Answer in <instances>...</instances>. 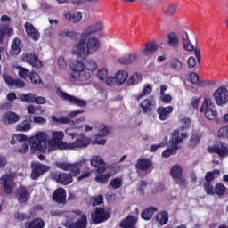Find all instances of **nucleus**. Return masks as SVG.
Returning a JSON list of instances; mask_svg holds the SVG:
<instances>
[{
  "mask_svg": "<svg viewBox=\"0 0 228 228\" xmlns=\"http://www.w3.org/2000/svg\"><path fill=\"white\" fill-rule=\"evenodd\" d=\"M30 151L32 152H54L58 151L60 142L49 139L46 132H37L34 136L29 139Z\"/></svg>",
  "mask_w": 228,
  "mask_h": 228,
  "instance_id": "nucleus-1",
  "label": "nucleus"
},
{
  "mask_svg": "<svg viewBox=\"0 0 228 228\" xmlns=\"http://www.w3.org/2000/svg\"><path fill=\"white\" fill-rule=\"evenodd\" d=\"M104 24L102 21H96L88 25L81 33H86L85 38L86 48L87 49V54H94L97 53L101 47V41L94 34L103 31Z\"/></svg>",
  "mask_w": 228,
  "mask_h": 228,
  "instance_id": "nucleus-2",
  "label": "nucleus"
},
{
  "mask_svg": "<svg viewBox=\"0 0 228 228\" xmlns=\"http://www.w3.org/2000/svg\"><path fill=\"white\" fill-rule=\"evenodd\" d=\"M69 68L72 71L69 74V81L70 83H76L77 81H88L92 77V73L85 70V64L79 61H69Z\"/></svg>",
  "mask_w": 228,
  "mask_h": 228,
  "instance_id": "nucleus-3",
  "label": "nucleus"
},
{
  "mask_svg": "<svg viewBox=\"0 0 228 228\" xmlns=\"http://www.w3.org/2000/svg\"><path fill=\"white\" fill-rule=\"evenodd\" d=\"M86 159L82 158L77 162L69 164V171L71 178L77 177V175H79L77 181H83V179H88V177L92 176L94 171H92L88 166H86Z\"/></svg>",
  "mask_w": 228,
  "mask_h": 228,
  "instance_id": "nucleus-4",
  "label": "nucleus"
},
{
  "mask_svg": "<svg viewBox=\"0 0 228 228\" xmlns=\"http://www.w3.org/2000/svg\"><path fill=\"white\" fill-rule=\"evenodd\" d=\"M188 136L186 132L179 133V130H175L171 134V140L169 141L168 148L162 152V158H170L177 154V151L181 149L179 143Z\"/></svg>",
  "mask_w": 228,
  "mask_h": 228,
  "instance_id": "nucleus-5",
  "label": "nucleus"
},
{
  "mask_svg": "<svg viewBox=\"0 0 228 228\" xmlns=\"http://www.w3.org/2000/svg\"><path fill=\"white\" fill-rule=\"evenodd\" d=\"M86 37H87L86 32L81 33L80 40L75 43L72 47L71 54L73 56H76L77 60H85L86 56H90V54H88V50L86 48V45H85V38H86Z\"/></svg>",
  "mask_w": 228,
  "mask_h": 228,
  "instance_id": "nucleus-6",
  "label": "nucleus"
},
{
  "mask_svg": "<svg viewBox=\"0 0 228 228\" xmlns=\"http://www.w3.org/2000/svg\"><path fill=\"white\" fill-rule=\"evenodd\" d=\"M129 77V73L126 69H119L116 71L114 76H110L107 79V86H122L127 78Z\"/></svg>",
  "mask_w": 228,
  "mask_h": 228,
  "instance_id": "nucleus-7",
  "label": "nucleus"
},
{
  "mask_svg": "<svg viewBox=\"0 0 228 228\" xmlns=\"http://www.w3.org/2000/svg\"><path fill=\"white\" fill-rule=\"evenodd\" d=\"M200 113H203L208 120H216L218 117V111L209 98H205L200 108Z\"/></svg>",
  "mask_w": 228,
  "mask_h": 228,
  "instance_id": "nucleus-8",
  "label": "nucleus"
},
{
  "mask_svg": "<svg viewBox=\"0 0 228 228\" xmlns=\"http://www.w3.org/2000/svg\"><path fill=\"white\" fill-rule=\"evenodd\" d=\"M66 216L68 220H76L77 216H80V218L77 222L69 225V228H86L88 221L86 219V216L83 215L80 210L68 212Z\"/></svg>",
  "mask_w": 228,
  "mask_h": 228,
  "instance_id": "nucleus-9",
  "label": "nucleus"
},
{
  "mask_svg": "<svg viewBox=\"0 0 228 228\" xmlns=\"http://www.w3.org/2000/svg\"><path fill=\"white\" fill-rule=\"evenodd\" d=\"M12 19L8 15H3L0 19V44H3L4 37L7 35H13V28H10Z\"/></svg>",
  "mask_w": 228,
  "mask_h": 228,
  "instance_id": "nucleus-10",
  "label": "nucleus"
},
{
  "mask_svg": "<svg viewBox=\"0 0 228 228\" xmlns=\"http://www.w3.org/2000/svg\"><path fill=\"white\" fill-rule=\"evenodd\" d=\"M213 97L217 106H225L228 102V86L217 88L214 92Z\"/></svg>",
  "mask_w": 228,
  "mask_h": 228,
  "instance_id": "nucleus-11",
  "label": "nucleus"
},
{
  "mask_svg": "<svg viewBox=\"0 0 228 228\" xmlns=\"http://www.w3.org/2000/svg\"><path fill=\"white\" fill-rule=\"evenodd\" d=\"M13 177H15V174H6L1 176L0 184L4 188V193H12L13 191V186H15V183H13Z\"/></svg>",
  "mask_w": 228,
  "mask_h": 228,
  "instance_id": "nucleus-12",
  "label": "nucleus"
},
{
  "mask_svg": "<svg viewBox=\"0 0 228 228\" xmlns=\"http://www.w3.org/2000/svg\"><path fill=\"white\" fill-rule=\"evenodd\" d=\"M56 94L59 97H61V99H62L63 101H69L71 104H75L76 106H79L80 108H84V106H86V101L72 96L63 92L60 88L56 90Z\"/></svg>",
  "mask_w": 228,
  "mask_h": 228,
  "instance_id": "nucleus-13",
  "label": "nucleus"
},
{
  "mask_svg": "<svg viewBox=\"0 0 228 228\" xmlns=\"http://www.w3.org/2000/svg\"><path fill=\"white\" fill-rule=\"evenodd\" d=\"M32 173H31V179L36 181L38 179L40 175L45 174V172H49V167L46 165H43L40 162H33L31 164Z\"/></svg>",
  "mask_w": 228,
  "mask_h": 228,
  "instance_id": "nucleus-14",
  "label": "nucleus"
},
{
  "mask_svg": "<svg viewBox=\"0 0 228 228\" xmlns=\"http://www.w3.org/2000/svg\"><path fill=\"white\" fill-rule=\"evenodd\" d=\"M75 142H73V149L76 151V149H85L90 145V142H92V139L90 137L86 136L85 134H77V136H75Z\"/></svg>",
  "mask_w": 228,
  "mask_h": 228,
  "instance_id": "nucleus-15",
  "label": "nucleus"
},
{
  "mask_svg": "<svg viewBox=\"0 0 228 228\" xmlns=\"http://www.w3.org/2000/svg\"><path fill=\"white\" fill-rule=\"evenodd\" d=\"M110 213L106 212L104 208H96L91 214V218L94 224H101L106 222L110 218Z\"/></svg>",
  "mask_w": 228,
  "mask_h": 228,
  "instance_id": "nucleus-16",
  "label": "nucleus"
},
{
  "mask_svg": "<svg viewBox=\"0 0 228 228\" xmlns=\"http://www.w3.org/2000/svg\"><path fill=\"white\" fill-rule=\"evenodd\" d=\"M52 120L53 122H56V124H69V126H79V124L85 122L86 118L85 117H80L78 119L74 120H70V118H69V116H62L61 118H57L56 116H53L52 117Z\"/></svg>",
  "mask_w": 228,
  "mask_h": 228,
  "instance_id": "nucleus-17",
  "label": "nucleus"
},
{
  "mask_svg": "<svg viewBox=\"0 0 228 228\" xmlns=\"http://www.w3.org/2000/svg\"><path fill=\"white\" fill-rule=\"evenodd\" d=\"M208 152L218 154L220 158H227L228 148L225 142H217L214 146L208 148Z\"/></svg>",
  "mask_w": 228,
  "mask_h": 228,
  "instance_id": "nucleus-18",
  "label": "nucleus"
},
{
  "mask_svg": "<svg viewBox=\"0 0 228 228\" xmlns=\"http://www.w3.org/2000/svg\"><path fill=\"white\" fill-rule=\"evenodd\" d=\"M91 167L96 168L99 174H102L106 170V163L102 159V156L94 155L90 160Z\"/></svg>",
  "mask_w": 228,
  "mask_h": 228,
  "instance_id": "nucleus-19",
  "label": "nucleus"
},
{
  "mask_svg": "<svg viewBox=\"0 0 228 228\" xmlns=\"http://www.w3.org/2000/svg\"><path fill=\"white\" fill-rule=\"evenodd\" d=\"M53 179L59 183L60 184H63L67 186L72 183V176L67 173H53L52 175Z\"/></svg>",
  "mask_w": 228,
  "mask_h": 228,
  "instance_id": "nucleus-20",
  "label": "nucleus"
},
{
  "mask_svg": "<svg viewBox=\"0 0 228 228\" xmlns=\"http://www.w3.org/2000/svg\"><path fill=\"white\" fill-rule=\"evenodd\" d=\"M19 120H20V117L12 111H7L2 115V122L6 126H10V124H17Z\"/></svg>",
  "mask_w": 228,
  "mask_h": 228,
  "instance_id": "nucleus-21",
  "label": "nucleus"
},
{
  "mask_svg": "<svg viewBox=\"0 0 228 228\" xmlns=\"http://www.w3.org/2000/svg\"><path fill=\"white\" fill-rule=\"evenodd\" d=\"M29 197H31V194L24 186L20 187L16 191V199L20 204H26L29 200Z\"/></svg>",
  "mask_w": 228,
  "mask_h": 228,
  "instance_id": "nucleus-22",
  "label": "nucleus"
},
{
  "mask_svg": "<svg viewBox=\"0 0 228 228\" xmlns=\"http://www.w3.org/2000/svg\"><path fill=\"white\" fill-rule=\"evenodd\" d=\"M22 61H27V63H29L36 69H40V67H42V61H40V59L34 53L24 54L22 56Z\"/></svg>",
  "mask_w": 228,
  "mask_h": 228,
  "instance_id": "nucleus-23",
  "label": "nucleus"
},
{
  "mask_svg": "<svg viewBox=\"0 0 228 228\" xmlns=\"http://www.w3.org/2000/svg\"><path fill=\"white\" fill-rule=\"evenodd\" d=\"M64 17L71 22V24H79L83 20V12L75 11L74 12H64Z\"/></svg>",
  "mask_w": 228,
  "mask_h": 228,
  "instance_id": "nucleus-24",
  "label": "nucleus"
},
{
  "mask_svg": "<svg viewBox=\"0 0 228 228\" xmlns=\"http://www.w3.org/2000/svg\"><path fill=\"white\" fill-rule=\"evenodd\" d=\"M180 38L184 51L191 53V51L195 49V46L193 45V44H191V41L190 40V36L188 35V32L183 31L180 35Z\"/></svg>",
  "mask_w": 228,
  "mask_h": 228,
  "instance_id": "nucleus-25",
  "label": "nucleus"
},
{
  "mask_svg": "<svg viewBox=\"0 0 228 228\" xmlns=\"http://www.w3.org/2000/svg\"><path fill=\"white\" fill-rule=\"evenodd\" d=\"M3 78L10 88H24L26 84L20 79H13L10 76L4 74Z\"/></svg>",
  "mask_w": 228,
  "mask_h": 228,
  "instance_id": "nucleus-26",
  "label": "nucleus"
},
{
  "mask_svg": "<svg viewBox=\"0 0 228 228\" xmlns=\"http://www.w3.org/2000/svg\"><path fill=\"white\" fill-rule=\"evenodd\" d=\"M24 26L25 31L28 36V38H32V40H35V42H37V40L40 38V32H38L35 28V26H33V24H31V22L29 21H27Z\"/></svg>",
  "mask_w": 228,
  "mask_h": 228,
  "instance_id": "nucleus-27",
  "label": "nucleus"
},
{
  "mask_svg": "<svg viewBox=\"0 0 228 228\" xmlns=\"http://www.w3.org/2000/svg\"><path fill=\"white\" fill-rule=\"evenodd\" d=\"M138 59V53H129L123 55L121 58L118 59V63L121 65H131L136 61Z\"/></svg>",
  "mask_w": 228,
  "mask_h": 228,
  "instance_id": "nucleus-28",
  "label": "nucleus"
},
{
  "mask_svg": "<svg viewBox=\"0 0 228 228\" xmlns=\"http://www.w3.org/2000/svg\"><path fill=\"white\" fill-rule=\"evenodd\" d=\"M53 200L58 204H65L67 202V191L63 188L57 189L53 192Z\"/></svg>",
  "mask_w": 228,
  "mask_h": 228,
  "instance_id": "nucleus-29",
  "label": "nucleus"
},
{
  "mask_svg": "<svg viewBox=\"0 0 228 228\" xmlns=\"http://www.w3.org/2000/svg\"><path fill=\"white\" fill-rule=\"evenodd\" d=\"M174 111V107L167 106V107H159L157 109V113L159 115V120L165 121L170 117V113Z\"/></svg>",
  "mask_w": 228,
  "mask_h": 228,
  "instance_id": "nucleus-30",
  "label": "nucleus"
},
{
  "mask_svg": "<svg viewBox=\"0 0 228 228\" xmlns=\"http://www.w3.org/2000/svg\"><path fill=\"white\" fill-rule=\"evenodd\" d=\"M96 77L97 79H99V81H102L103 83L108 85V79H110L111 76H110V70L107 67H102L97 69Z\"/></svg>",
  "mask_w": 228,
  "mask_h": 228,
  "instance_id": "nucleus-31",
  "label": "nucleus"
},
{
  "mask_svg": "<svg viewBox=\"0 0 228 228\" xmlns=\"http://www.w3.org/2000/svg\"><path fill=\"white\" fill-rule=\"evenodd\" d=\"M156 51H158V45H156V43L152 42L145 45V47L141 50V53L142 56H146L147 58H149V56H152V54H154Z\"/></svg>",
  "mask_w": 228,
  "mask_h": 228,
  "instance_id": "nucleus-32",
  "label": "nucleus"
},
{
  "mask_svg": "<svg viewBox=\"0 0 228 228\" xmlns=\"http://www.w3.org/2000/svg\"><path fill=\"white\" fill-rule=\"evenodd\" d=\"M155 104L156 102L154 101V98L150 97L142 102L141 108L144 113H149V111H152V108H154Z\"/></svg>",
  "mask_w": 228,
  "mask_h": 228,
  "instance_id": "nucleus-33",
  "label": "nucleus"
},
{
  "mask_svg": "<svg viewBox=\"0 0 228 228\" xmlns=\"http://www.w3.org/2000/svg\"><path fill=\"white\" fill-rule=\"evenodd\" d=\"M84 69H86V72H90L92 76V72H95V70L99 69L97 61L94 59H87L84 64Z\"/></svg>",
  "mask_w": 228,
  "mask_h": 228,
  "instance_id": "nucleus-34",
  "label": "nucleus"
},
{
  "mask_svg": "<svg viewBox=\"0 0 228 228\" xmlns=\"http://www.w3.org/2000/svg\"><path fill=\"white\" fill-rule=\"evenodd\" d=\"M167 44L170 47L177 49L179 47V36L175 32H171L167 35Z\"/></svg>",
  "mask_w": 228,
  "mask_h": 228,
  "instance_id": "nucleus-35",
  "label": "nucleus"
},
{
  "mask_svg": "<svg viewBox=\"0 0 228 228\" xmlns=\"http://www.w3.org/2000/svg\"><path fill=\"white\" fill-rule=\"evenodd\" d=\"M152 167V162L146 159H140L137 160L136 168L137 170L147 171Z\"/></svg>",
  "mask_w": 228,
  "mask_h": 228,
  "instance_id": "nucleus-36",
  "label": "nucleus"
},
{
  "mask_svg": "<svg viewBox=\"0 0 228 228\" xmlns=\"http://www.w3.org/2000/svg\"><path fill=\"white\" fill-rule=\"evenodd\" d=\"M170 67L173 69V70H175L176 72H181L183 69H184V64L179 58L173 57L170 61Z\"/></svg>",
  "mask_w": 228,
  "mask_h": 228,
  "instance_id": "nucleus-37",
  "label": "nucleus"
},
{
  "mask_svg": "<svg viewBox=\"0 0 228 228\" xmlns=\"http://www.w3.org/2000/svg\"><path fill=\"white\" fill-rule=\"evenodd\" d=\"M139 83H142V74L140 73H134L126 81L127 86H134Z\"/></svg>",
  "mask_w": 228,
  "mask_h": 228,
  "instance_id": "nucleus-38",
  "label": "nucleus"
},
{
  "mask_svg": "<svg viewBox=\"0 0 228 228\" xmlns=\"http://www.w3.org/2000/svg\"><path fill=\"white\" fill-rule=\"evenodd\" d=\"M18 99L22 101V102H28L29 104L35 103V94L33 93L20 94Z\"/></svg>",
  "mask_w": 228,
  "mask_h": 228,
  "instance_id": "nucleus-39",
  "label": "nucleus"
},
{
  "mask_svg": "<svg viewBox=\"0 0 228 228\" xmlns=\"http://www.w3.org/2000/svg\"><path fill=\"white\" fill-rule=\"evenodd\" d=\"M45 227V223L42 218H37L30 223L25 224V228H44Z\"/></svg>",
  "mask_w": 228,
  "mask_h": 228,
  "instance_id": "nucleus-40",
  "label": "nucleus"
},
{
  "mask_svg": "<svg viewBox=\"0 0 228 228\" xmlns=\"http://www.w3.org/2000/svg\"><path fill=\"white\" fill-rule=\"evenodd\" d=\"M179 126L182 131L190 129V127H191V119H190L188 117L181 116L179 118Z\"/></svg>",
  "mask_w": 228,
  "mask_h": 228,
  "instance_id": "nucleus-41",
  "label": "nucleus"
},
{
  "mask_svg": "<svg viewBox=\"0 0 228 228\" xmlns=\"http://www.w3.org/2000/svg\"><path fill=\"white\" fill-rule=\"evenodd\" d=\"M59 37H68V38H71L72 40H77L79 33L75 31H69L66 28L59 31Z\"/></svg>",
  "mask_w": 228,
  "mask_h": 228,
  "instance_id": "nucleus-42",
  "label": "nucleus"
},
{
  "mask_svg": "<svg viewBox=\"0 0 228 228\" xmlns=\"http://www.w3.org/2000/svg\"><path fill=\"white\" fill-rule=\"evenodd\" d=\"M98 136L105 137L111 133V127L104 124H100V126H98Z\"/></svg>",
  "mask_w": 228,
  "mask_h": 228,
  "instance_id": "nucleus-43",
  "label": "nucleus"
},
{
  "mask_svg": "<svg viewBox=\"0 0 228 228\" xmlns=\"http://www.w3.org/2000/svg\"><path fill=\"white\" fill-rule=\"evenodd\" d=\"M156 211H158V208H148L141 214V216L143 220H151V218H152V215H154Z\"/></svg>",
  "mask_w": 228,
  "mask_h": 228,
  "instance_id": "nucleus-44",
  "label": "nucleus"
},
{
  "mask_svg": "<svg viewBox=\"0 0 228 228\" xmlns=\"http://www.w3.org/2000/svg\"><path fill=\"white\" fill-rule=\"evenodd\" d=\"M170 174L173 179H179L183 175V168L178 165H175L172 167Z\"/></svg>",
  "mask_w": 228,
  "mask_h": 228,
  "instance_id": "nucleus-45",
  "label": "nucleus"
},
{
  "mask_svg": "<svg viewBox=\"0 0 228 228\" xmlns=\"http://www.w3.org/2000/svg\"><path fill=\"white\" fill-rule=\"evenodd\" d=\"M20 51H22L20 48V41L19 38H14L12 44L11 54H20Z\"/></svg>",
  "mask_w": 228,
  "mask_h": 228,
  "instance_id": "nucleus-46",
  "label": "nucleus"
},
{
  "mask_svg": "<svg viewBox=\"0 0 228 228\" xmlns=\"http://www.w3.org/2000/svg\"><path fill=\"white\" fill-rule=\"evenodd\" d=\"M151 92H152V86H151V85H149V84H145L143 86L142 91L139 94H137L136 100L140 101V99L149 95V94H151Z\"/></svg>",
  "mask_w": 228,
  "mask_h": 228,
  "instance_id": "nucleus-47",
  "label": "nucleus"
},
{
  "mask_svg": "<svg viewBox=\"0 0 228 228\" xmlns=\"http://www.w3.org/2000/svg\"><path fill=\"white\" fill-rule=\"evenodd\" d=\"M156 221L159 222L160 225H165L168 222V213L160 212L156 216Z\"/></svg>",
  "mask_w": 228,
  "mask_h": 228,
  "instance_id": "nucleus-48",
  "label": "nucleus"
},
{
  "mask_svg": "<svg viewBox=\"0 0 228 228\" xmlns=\"http://www.w3.org/2000/svg\"><path fill=\"white\" fill-rule=\"evenodd\" d=\"M110 177H111V173L101 174L98 175L94 180L96 183H100V184H106V183L110 181Z\"/></svg>",
  "mask_w": 228,
  "mask_h": 228,
  "instance_id": "nucleus-49",
  "label": "nucleus"
},
{
  "mask_svg": "<svg viewBox=\"0 0 228 228\" xmlns=\"http://www.w3.org/2000/svg\"><path fill=\"white\" fill-rule=\"evenodd\" d=\"M16 130L21 131L23 133H28V131L31 130V123H28V120H24L17 126Z\"/></svg>",
  "mask_w": 228,
  "mask_h": 228,
  "instance_id": "nucleus-50",
  "label": "nucleus"
},
{
  "mask_svg": "<svg viewBox=\"0 0 228 228\" xmlns=\"http://www.w3.org/2000/svg\"><path fill=\"white\" fill-rule=\"evenodd\" d=\"M177 8H179V5L177 4H169L165 10L166 15L173 17V15H175V13L177 12Z\"/></svg>",
  "mask_w": 228,
  "mask_h": 228,
  "instance_id": "nucleus-51",
  "label": "nucleus"
},
{
  "mask_svg": "<svg viewBox=\"0 0 228 228\" xmlns=\"http://www.w3.org/2000/svg\"><path fill=\"white\" fill-rule=\"evenodd\" d=\"M60 151H75L73 142H59Z\"/></svg>",
  "mask_w": 228,
  "mask_h": 228,
  "instance_id": "nucleus-52",
  "label": "nucleus"
},
{
  "mask_svg": "<svg viewBox=\"0 0 228 228\" xmlns=\"http://www.w3.org/2000/svg\"><path fill=\"white\" fill-rule=\"evenodd\" d=\"M19 76L21 77V79H28L29 76L31 75V72H29V69L22 67H19Z\"/></svg>",
  "mask_w": 228,
  "mask_h": 228,
  "instance_id": "nucleus-53",
  "label": "nucleus"
},
{
  "mask_svg": "<svg viewBox=\"0 0 228 228\" xmlns=\"http://www.w3.org/2000/svg\"><path fill=\"white\" fill-rule=\"evenodd\" d=\"M52 140H54L55 142H61V140H63L65 134L63 133V131H53L52 133Z\"/></svg>",
  "mask_w": 228,
  "mask_h": 228,
  "instance_id": "nucleus-54",
  "label": "nucleus"
},
{
  "mask_svg": "<svg viewBox=\"0 0 228 228\" xmlns=\"http://www.w3.org/2000/svg\"><path fill=\"white\" fill-rule=\"evenodd\" d=\"M81 127H83V126H73V127H69V128H67L66 130H65V133H66V134H68V136H70L71 137V139L72 140H74L75 138H76V136H77V133L76 132H74V129H81Z\"/></svg>",
  "mask_w": 228,
  "mask_h": 228,
  "instance_id": "nucleus-55",
  "label": "nucleus"
},
{
  "mask_svg": "<svg viewBox=\"0 0 228 228\" xmlns=\"http://www.w3.org/2000/svg\"><path fill=\"white\" fill-rule=\"evenodd\" d=\"M167 142H168V137H166L164 139L163 142H160L159 144H153L150 147V152H156L158 149H161V147H165L167 145Z\"/></svg>",
  "mask_w": 228,
  "mask_h": 228,
  "instance_id": "nucleus-56",
  "label": "nucleus"
},
{
  "mask_svg": "<svg viewBox=\"0 0 228 228\" xmlns=\"http://www.w3.org/2000/svg\"><path fill=\"white\" fill-rule=\"evenodd\" d=\"M29 79L33 85H40V83H42L40 77L35 72L30 73Z\"/></svg>",
  "mask_w": 228,
  "mask_h": 228,
  "instance_id": "nucleus-57",
  "label": "nucleus"
},
{
  "mask_svg": "<svg viewBox=\"0 0 228 228\" xmlns=\"http://www.w3.org/2000/svg\"><path fill=\"white\" fill-rule=\"evenodd\" d=\"M110 186L113 190H118L120 186H122V179L120 178H114L110 181Z\"/></svg>",
  "mask_w": 228,
  "mask_h": 228,
  "instance_id": "nucleus-58",
  "label": "nucleus"
},
{
  "mask_svg": "<svg viewBox=\"0 0 228 228\" xmlns=\"http://www.w3.org/2000/svg\"><path fill=\"white\" fill-rule=\"evenodd\" d=\"M12 138L14 140H16V142H29V139L31 137H28L22 134H13L12 135Z\"/></svg>",
  "mask_w": 228,
  "mask_h": 228,
  "instance_id": "nucleus-59",
  "label": "nucleus"
},
{
  "mask_svg": "<svg viewBox=\"0 0 228 228\" xmlns=\"http://www.w3.org/2000/svg\"><path fill=\"white\" fill-rule=\"evenodd\" d=\"M57 65L60 70H65L67 69V61H65V58L61 56L57 59Z\"/></svg>",
  "mask_w": 228,
  "mask_h": 228,
  "instance_id": "nucleus-60",
  "label": "nucleus"
},
{
  "mask_svg": "<svg viewBox=\"0 0 228 228\" xmlns=\"http://www.w3.org/2000/svg\"><path fill=\"white\" fill-rule=\"evenodd\" d=\"M102 200H104V199L101 195L93 197L90 199V204H92V206H99V204H102Z\"/></svg>",
  "mask_w": 228,
  "mask_h": 228,
  "instance_id": "nucleus-61",
  "label": "nucleus"
},
{
  "mask_svg": "<svg viewBox=\"0 0 228 228\" xmlns=\"http://www.w3.org/2000/svg\"><path fill=\"white\" fill-rule=\"evenodd\" d=\"M57 168L61 170H64L65 172H69L70 168V164L67 162H56Z\"/></svg>",
  "mask_w": 228,
  "mask_h": 228,
  "instance_id": "nucleus-62",
  "label": "nucleus"
},
{
  "mask_svg": "<svg viewBox=\"0 0 228 228\" xmlns=\"http://www.w3.org/2000/svg\"><path fill=\"white\" fill-rule=\"evenodd\" d=\"M204 188H205V191L208 195H215V193H216L215 187H213V185H211V183H206Z\"/></svg>",
  "mask_w": 228,
  "mask_h": 228,
  "instance_id": "nucleus-63",
  "label": "nucleus"
},
{
  "mask_svg": "<svg viewBox=\"0 0 228 228\" xmlns=\"http://www.w3.org/2000/svg\"><path fill=\"white\" fill-rule=\"evenodd\" d=\"M225 190H226V188L222 183L216 184V188H215V191H216V195H224L225 193Z\"/></svg>",
  "mask_w": 228,
  "mask_h": 228,
  "instance_id": "nucleus-64",
  "label": "nucleus"
}]
</instances>
